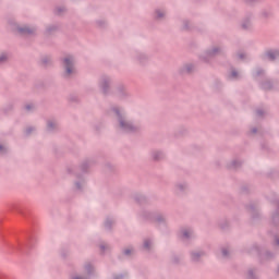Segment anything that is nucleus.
<instances>
[{
  "mask_svg": "<svg viewBox=\"0 0 279 279\" xmlns=\"http://www.w3.org/2000/svg\"><path fill=\"white\" fill-rule=\"evenodd\" d=\"M64 65H65V70H66L68 75H71V73H74L73 59L65 58L64 59Z\"/></svg>",
  "mask_w": 279,
  "mask_h": 279,
  "instance_id": "obj_1",
  "label": "nucleus"
},
{
  "mask_svg": "<svg viewBox=\"0 0 279 279\" xmlns=\"http://www.w3.org/2000/svg\"><path fill=\"white\" fill-rule=\"evenodd\" d=\"M223 255L226 256V255H227V253H225V252H223Z\"/></svg>",
  "mask_w": 279,
  "mask_h": 279,
  "instance_id": "obj_8",
  "label": "nucleus"
},
{
  "mask_svg": "<svg viewBox=\"0 0 279 279\" xmlns=\"http://www.w3.org/2000/svg\"><path fill=\"white\" fill-rule=\"evenodd\" d=\"M125 255H130V250H125Z\"/></svg>",
  "mask_w": 279,
  "mask_h": 279,
  "instance_id": "obj_5",
  "label": "nucleus"
},
{
  "mask_svg": "<svg viewBox=\"0 0 279 279\" xmlns=\"http://www.w3.org/2000/svg\"><path fill=\"white\" fill-rule=\"evenodd\" d=\"M144 246H145L146 248H149V241H146V242L144 243Z\"/></svg>",
  "mask_w": 279,
  "mask_h": 279,
  "instance_id": "obj_4",
  "label": "nucleus"
},
{
  "mask_svg": "<svg viewBox=\"0 0 279 279\" xmlns=\"http://www.w3.org/2000/svg\"><path fill=\"white\" fill-rule=\"evenodd\" d=\"M184 236L186 238V236H187V234H186V233H184Z\"/></svg>",
  "mask_w": 279,
  "mask_h": 279,
  "instance_id": "obj_7",
  "label": "nucleus"
},
{
  "mask_svg": "<svg viewBox=\"0 0 279 279\" xmlns=\"http://www.w3.org/2000/svg\"><path fill=\"white\" fill-rule=\"evenodd\" d=\"M120 124L122 129L132 130V125L124 120H120Z\"/></svg>",
  "mask_w": 279,
  "mask_h": 279,
  "instance_id": "obj_2",
  "label": "nucleus"
},
{
  "mask_svg": "<svg viewBox=\"0 0 279 279\" xmlns=\"http://www.w3.org/2000/svg\"><path fill=\"white\" fill-rule=\"evenodd\" d=\"M267 58H268L269 60H275V58H276V52H274V51H268V52H267Z\"/></svg>",
  "mask_w": 279,
  "mask_h": 279,
  "instance_id": "obj_3",
  "label": "nucleus"
},
{
  "mask_svg": "<svg viewBox=\"0 0 279 279\" xmlns=\"http://www.w3.org/2000/svg\"><path fill=\"white\" fill-rule=\"evenodd\" d=\"M75 279H80V278H75Z\"/></svg>",
  "mask_w": 279,
  "mask_h": 279,
  "instance_id": "obj_10",
  "label": "nucleus"
},
{
  "mask_svg": "<svg viewBox=\"0 0 279 279\" xmlns=\"http://www.w3.org/2000/svg\"><path fill=\"white\" fill-rule=\"evenodd\" d=\"M232 76H236V74H235V73H232Z\"/></svg>",
  "mask_w": 279,
  "mask_h": 279,
  "instance_id": "obj_6",
  "label": "nucleus"
},
{
  "mask_svg": "<svg viewBox=\"0 0 279 279\" xmlns=\"http://www.w3.org/2000/svg\"><path fill=\"white\" fill-rule=\"evenodd\" d=\"M3 59H0V61H2Z\"/></svg>",
  "mask_w": 279,
  "mask_h": 279,
  "instance_id": "obj_9",
  "label": "nucleus"
}]
</instances>
